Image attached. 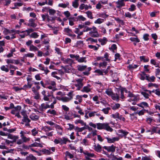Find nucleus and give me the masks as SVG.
<instances>
[{
  "mask_svg": "<svg viewBox=\"0 0 160 160\" xmlns=\"http://www.w3.org/2000/svg\"><path fill=\"white\" fill-rule=\"evenodd\" d=\"M142 160H155L154 158H150V156L149 157H142Z\"/></svg>",
  "mask_w": 160,
  "mask_h": 160,
  "instance_id": "47",
  "label": "nucleus"
},
{
  "mask_svg": "<svg viewBox=\"0 0 160 160\" xmlns=\"http://www.w3.org/2000/svg\"><path fill=\"white\" fill-rule=\"evenodd\" d=\"M47 113L52 114L53 115H58L56 111L54 109H52V110L49 109L47 111Z\"/></svg>",
  "mask_w": 160,
  "mask_h": 160,
  "instance_id": "16",
  "label": "nucleus"
},
{
  "mask_svg": "<svg viewBox=\"0 0 160 160\" xmlns=\"http://www.w3.org/2000/svg\"><path fill=\"white\" fill-rule=\"evenodd\" d=\"M119 113L118 112L116 113L115 114H112V117L114 118H119Z\"/></svg>",
  "mask_w": 160,
  "mask_h": 160,
  "instance_id": "60",
  "label": "nucleus"
},
{
  "mask_svg": "<svg viewBox=\"0 0 160 160\" xmlns=\"http://www.w3.org/2000/svg\"><path fill=\"white\" fill-rule=\"evenodd\" d=\"M86 57H82L80 58H78V59L77 60L78 62L82 63L83 62H84L85 63L86 62L87 60H86Z\"/></svg>",
  "mask_w": 160,
  "mask_h": 160,
  "instance_id": "14",
  "label": "nucleus"
},
{
  "mask_svg": "<svg viewBox=\"0 0 160 160\" xmlns=\"http://www.w3.org/2000/svg\"><path fill=\"white\" fill-rule=\"evenodd\" d=\"M92 28V29H93V31L90 32L89 33V34H91L93 33H97V32H97V28L95 26H93L92 28Z\"/></svg>",
  "mask_w": 160,
  "mask_h": 160,
  "instance_id": "34",
  "label": "nucleus"
},
{
  "mask_svg": "<svg viewBox=\"0 0 160 160\" xmlns=\"http://www.w3.org/2000/svg\"><path fill=\"white\" fill-rule=\"evenodd\" d=\"M104 71V69L102 70H100L99 69H96L94 71V72L97 73L98 74V75H102L103 76V71Z\"/></svg>",
  "mask_w": 160,
  "mask_h": 160,
  "instance_id": "21",
  "label": "nucleus"
},
{
  "mask_svg": "<svg viewBox=\"0 0 160 160\" xmlns=\"http://www.w3.org/2000/svg\"><path fill=\"white\" fill-rule=\"evenodd\" d=\"M77 67L78 71L82 72L85 70L86 69L87 66L86 65H78Z\"/></svg>",
  "mask_w": 160,
  "mask_h": 160,
  "instance_id": "9",
  "label": "nucleus"
},
{
  "mask_svg": "<svg viewBox=\"0 0 160 160\" xmlns=\"http://www.w3.org/2000/svg\"><path fill=\"white\" fill-rule=\"evenodd\" d=\"M144 110H145V109L141 110L139 111H138L137 112H136L135 113L138 114L139 116H142L145 113V112H144Z\"/></svg>",
  "mask_w": 160,
  "mask_h": 160,
  "instance_id": "37",
  "label": "nucleus"
},
{
  "mask_svg": "<svg viewBox=\"0 0 160 160\" xmlns=\"http://www.w3.org/2000/svg\"><path fill=\"white\" fill-rule=\"evenodd\" d=\"M107 62L105 61L101 62L99 64V68H105L107 65Z\"/></svg>",
  "mask_w": 160,
  "mask_h": 160,
  "instance_id": "15",
  "label": "nucleus"
},
{
  "mask_svg": "<svg viewBox=\"0 0 160 160\" xmlns=\"http://www.w3.org/2000/svg\"><path fill=\"white\" fill-rule=\"evenodd\" d=\"M124 16L126 17H128L129 18H131L132 17V15L129 12H125Z\"/></svg>",
  "mask_w": 160,
  "mask_h": 160,
  "instance_id": "62",
  "label": "nucleus"
},
{
  "mask_svg": "<svg viewBox=\"0 0 160 160\" xmlns=\"http://www.w3.org/2000/svg\"><path fill=\"white\" fill-rule=\"evenodd\" d=\"M23 119H22V122H21L22 124H24L23 122L26 123L25 124L26 126H30V124L29 123L31 122V120L28 118V116H27L24 117H23Z\"/></svg>",
  "mask_w": 160,
  "mask_h": 160,
  "instance_id": "2",
  "label": "nucleus"
},
{
  "mask_svg": "<svg viewBox=\"0 0 160 160\" xmlns=\"http://www.w3.org/2000/svg\"><path fill=\"white\" fill-rule=\"evenodd\" d=\"M91 89L86 86H84L83 89L81 90V91L83 92H88L90 91Z\"/></svg>",
  "mask_w": 160,
  "mask_h": 160,
  "instance_id": "19",
  "label": "nucleus"
},
{
  "mask_svg": "<svg viewBox=\"0 0 160 160\" xmlns=\"http://www.w3.org/2000/svg\"><path fill=\"white\" fill-rule=\"evenodd\" d=\"M46 92L45 90H43L42 92V94L43 95V99L45 101H49V98H48L46 96Z\"/></svg>",
  "mask_w": 160,
  "mask_h": 160,
  "instance_id": "17",
  "label": "nucleus"
},
{
  "mask_svg": "<svg viewBox=\"0 0 160 160\" xmlns=\"http://www.w3.org/2000/svg\"><path fill=\"white\" fill-rule=\"evenodd\" d=\"M38 50V48L33 45H32L30 46V50L37 51Z\"/></svg>",
  "mask_w": 160,
  "mask_h": 160,
  "instance_id": "51",
  "label": "nucleus"
},
{
  "mask_svg": "<svg viewBox=\"0 0 160 160\" xmlns=\"http://www.w3.org/2000/svg\"><path fill=\"white\" fill-rule=\"evenodd\" d=\"M104 129L106 130L107 131H109L112 132L113 131V129L109 125L108 123H106Z\"/></svg>",
  "mask_w": 160,
  "mask_h": 160,
  "instance_id": "13",
  "label": "nucleus"
},
{
  "mask_svg": "<svg viewBox=\"0 0 160 160\" xmlns=\"http://www.w3.org/2000/svg\"><path fill=\"white\" fill-rule=\"evenodd\" d=\"M67 125L69 126V127L68 128V130H71L74 128V126L71 123H68Z\"/></svg>",
  "mask_w": 160,
  "mask_h": 160,
  "instance_id": "57",
  "label": "nucleus"
},
{
  "mask_svg": "<svg viewBox=\"0 0 160 160\" xmlns=\"http://www.w3.org/2000/svg\"><path fill=\"white\" fill-rule=\"evenodd\" d=\"M72 6L75 8H77L78 6V2H72Z\"/></svg>",
  "mask_w": 160,
  "mask_h": 160,
  "instance_id": "49",
  "label": "nucleus"
},
{
  "mask_svg": "<svg viewBox=\"0 0 160 160\" xmlns=\"http://www.w3.org/2000/svg\"><path fill=\"white\" fill-rule=\"evenodd\" d=\"M122 133L124 136H126L129 133V132L125 130H122L120 132Z\"/></svg>",
  "mask_w": 160,
  "mask_h": 160,
  "instance_id": "61",
  "label": "nucleus"
},
{
  "mask_svg": "<svg viewBox=\"0 0 160 160\" xmlns=\"http://www.w3.org/2000/svg\"><path fill=\"white\" fill-rule=\"evenodd\" d=\"M29 21L30 23L28 24V26L33 28H35L37 26V24L35 23L34 19L32 18H31L29 20Z\"/></svg>",
  "mask_w": 160,
  "mask_h": 160,
  "instance_id": "5",
  "label": "nucleus"
},
{
  "mask_svg": "<svg viewBox=\"0 0 160 160\" xmlns=\"http://www.w3.org/2000/svg\"><path fill=\"white\" fill-rule=\"evenodd\" d=\"M117 45L115 44H113L111 46V48H109L110 50H112L113 52H114V50H116L117 49Z\"/></svg>",
  "mask_w": 160,
  "mask_h": 160,
  "instance_id": "42",
  "label": "nucleus"
},
{
  "mask_svg": "<svg viewBox=\"0 0 160 160\" xmlns=\"http://www.w3.org/2000/svg\"><path fill=\"white\" fill-rule=\"evenodd\" d=\"M104 58H105V60L106 61L109 62L110 61V59L108 58H109V54L108 53L106 52L104 54Z\"/></svg>",
  "mask_w": 160,
  "mask_h": 160,
  "instance_id": "44",
  "label": "nucleus"
},
{
  "mask_svg": "<svg viewBox=\"0 0 160 160\" xmlns=\"http://www.w3.org/2000/svg\"><path fill=\"white\" fill-rule=\"evenodd\" d=\"M30 118L32 120L36 121L38 120L39 116L36 115L35 113H33L30 115Z\"/></svg>",
  "mask_w": 160,
  "mask_h": 160,
  "instance_id": "7",
  "label": "nucleus"
},
{
  "mask_svg": "<svg viewBox=\"0 0 160 160\" xmlns=\"http://www.w3.org/2000/svg\"><path fill=\"white\" fill-rule=\"evenodd\" d=\"M137 105L138 106L143 108H148L149 107L148 103L144 102H142L139 103Z\"/></svg>",
  "mask_w": 160,
  "mask_h": 160,
  "instance_id": "4",
  "label": "nucleus"
},
{
  "mask_svg": "<svg viewBox=\"0 0 160 160\" xmlns=\"http://www.w3.org/2000/svg\"><path fill=\"white\" fill-rule=\"evenodd\" d=\"M151 128V133L150 134L151 135H152L154 133H157V131H158V127L152 126Z\"/></svg>",
  "mask_w": 160,
  "mask_h": 160,
  "instance_id": "12",
  "label": "nucleus"
},
{
  "mask_svg": "<svg viewBox=\"0 0 160 160\" xmlns=\"http://www.w3.org/2000/svg\"><path fill=\"white\" fill-rule=\"evenodd\" d=\"M62 101L63 102H67L71 100L69 98L66 97H62Z\"/></svg>",
  "mask_w": 160,
  "mask_h": 160,
  "instance_id": "38",
  "label": "nucleus"
},
{
  "mask_svg": "<svg viewBox=\"0 0 160 160\" xmlns=\"http://www.w3.org/2000/svg\"><path fill=\"white\" fill-rule=\"evenodd\" d=\"M115 20L118 22L119 23H121L122 25H124V22L123 20L120 19L119 18H114Z\"/></svg>",
  "mask_w": 160,
  "mask_h": 160,
  "instance_id": "33",
  "label": "nucleus"
},
{
  "mask_svg": "<svg viewBox=\"0 0 160 160\" xmlns=\"http://www.w3.org/2000/svg\"><path fill=\"white\" fill-rule=\"evenodd\" d=\"M94 150L97 152H100L102 151V147L98 143L97 144V146L94 145Z\"/></svg>",
  "mask_w": 160,
  "mask_h": 160,
  "instance_id": "8",
  "label": "nucleus"
},
{
  "mask_svg": "<svg viewBox=\"0 0 160 160\" xmlns=\"http://www.w3.org/2000/svg\"><path fill=\"white\" fill-rule=\"evenodd\" d=\"M129 39L132 42H140V40L137 38L131 37Z\"/></svg>",
  "mask_w": 160,
  "mask_h": 160,
  "instance_id": "26",
  "label": "nucleus"
},
{
  "mask_svg": "<svg viewBox=\"0 0 160 160\" xmlns=\"http://www.w3.org/2000/svg\"><path fill=\"white\" fill-rule=\"evenodd\" d=\"M14 60L13 59H7L6 60L7 63L9 64L10 63H14Z\"/></svg>",
  "mask_w": 160,
  "mask_h": 160,
  "instance_id": "63",
  "label": "nucleus"
},
{
  "mask_svg": "<svg viewBox=\"0 0 160 160\" xmlns=\"http://www.w3.org/2000/svg\"><path fill=\"white\" fill-rule=\"evenodd\" d=\"M141 94L146 98H149V94L148 93L143 92H141Z\"/></svg>",
  "mask_w": 160,
  "mask_h": 160,
  "instance_id": "53",
  "label": "nucleus"
},
{
  "mask_svg": "<svg viewBox=\"0 0 160 160\" xmlns=\"http://www.w3.org/2000/svg\"><path fill=\"white\" fill-rule=\"evenodd\" d=\"M149 36V35L148 34H145L143 36V38L144 40L145 41L148 40L149 39L148 38Z\"/></svg>",
  "mask_w": 160,
  "mask_h": 160,
  "instance_id": "54",
  "label": "nucleus"
},
{
  "mask_svg": "<svg viewBox=\"0 0 160 160\" xmlns=\"http://www.w3.org/2000/svg\"><path fill=\"white\" fill-rule=\"evenodd\" d=\"M62 139L61 138L59 139L60 140L61 142V145L66 144L67 143V138L63 137Z\"/></svg>",
  "mask_w": 160,
  "mask_h": 160,
  "instance_id": "29",
  "label": "nucleus"
},
{
  "mask_svg": "<svg viewBox=\"0 0 160 160\" xmlns=\"http://www.w3.org/2000/svg\"><path fill=\"white\" fill-rule=\"evenodd\" d=\"M34 54L32 53H29L28 54H24L23 58H24L25 57H28L30 58H32L34 57Z\"/></svg>",
  "mask_w": 160,
  "mask_h": 160,
  "instance_id": "41",
  "label": "nucleus"
},
{
  "mask_svg": "<svg viewBox=\"0 0 160 160\" xmlns=\"http://www.w3.org/2000/svg\"><path fill=\"white\" fill-rule=\"evenodd\" d=\"M40 151L43 152L44 154L47 155H50L51 153V152L49 150L45 149H42L40 150Z\"/></svg>",
  "mask_w": 160,
  "mask_h": 160,
  "instance_id": "20",
  "label": "nucleus"
},
{
  "mask_svg": "<svg viewBox=\"0 0 160 160\" xmlns=\"http://www.w3.org/2000/svg\"><path fill=\"white\" fill-rule=\"evenodd\" d=\"M69 56L71 58H75L76 60H77L78 59V58H79V55H75L74 54H70L69 55Z\"/></svg>",
  "mask_w": 160,
  "mask_h": 160,
  "instance_id": "45",
  "label": "nucleus"
},
{
  "mask_svg": "<svg viewBox=\"0 0 160 160\" xmlns=\"http://www.w3.org/2000/svg\"><path fill=\"white\" fill-rule=\"evenodd\" d=\"M2 71L5 72H8L9 70V69L6 68L4 65H3L0 67Z\"/></svg>",
  "mask_w": 160,
  "mask_h": 160,
  "instance_id": "40",
  "label": "nucleus"
},
{
  "mask_svg": "<svg viewBox=\"0 0 160 160\" xmlns=\"http://www.w3.org/2000/svg\"><path fill=\"white\" fill-rule=\"evenodd\" d=\"M77 46L78 47L83 46V41H78L76 43Z\"/></svg>",
  "mask_w": 160,
  "mask_h": 160,
  "instance_id": "43",
  "label": "nucleus"
},
{
  "mask_svg": "<svg viewBox=\"0 0 160 160\" xmlns=\"http://www.w3.org/2000/svg\"><path fill=\"white\" fill-rule=\"evenodd\" d=\"M102 148L106 150L108 152H111L112 153L115 151L116 147L112 144L109 146H104Z\"/></svg>",
  "mask_w": 160,
  "mask_h": 160,
  "instance_id": "1",
  "label": "nucleus"
},
{
  "mask_svg": "<svg viewBox=\"0 0 160 160\" xmlns=\"http://www.w3.org/2000/svg\"><path fill=\"white\" fill-rule=\"evenodd\" d=\"M136 9V8L135 5L132 4L130 5V7L129 8L128 10L129 11L132 12L135 11Z\"/></svg>",
  "mask_w": 160,
  "mask_h": 160,
  "instance_id": "22",
  "label": "nucleus"
},
{
  "mask_svg": "<svg viewBox=\"0 0 160 160\" xmlns=\"http://www.w3.org/2000/svg\"><path fill=\"white\" fill-rule=\"evenodd\" d=\"M146 122L149 124L151 125V122L153 121H155L152 118H148L146 119Z\"/></svg>",
  "mask_w": 160,
  "mask_h": 160,
  "instance_id": "48",
  "label": "nucleus"
},
{
  "mask_svg": "<svg viewBox=\"0 0 160 160\" xmlns=\"http://www.w3.org/2000/svg\"><path fill=\"white\" fill-rule=\"evenodd\" d=\"M91 68L90 67H88L87 68V71L83 72L82 73L83 74V75H86V76H88L90 74V73L89 72L91 70Z\"/></svg>",
  "mask_w": 160,
  "mask_h": 160,
  "instance_id": "24",
  "label": "nucleus"
},
{
  "mask_svg": "<svg viewBox=\"0 0 160 160\" xmlns=\"http://www.w3.org/2000/svg\"><path fill=\"white\" fill-rule=\"evenodd\" d=\"M105 93L109 96H110L111 95H112V94H113V92L111 88L107 89Z\"/></svg>",
  "mask_w": 160,
  "mask_h": 160,
  "instance_id": "18",
  "label": "nucleus"
},
{
  "mask_svg": "<svg viewBox=\"0 0 160 160\" xmlns=\"http://www.w3.org/2000/svg\"><path fill=\"white\" fill-rule=\"evenodd\" d=\"M91 41V42H94L97 43V39H94L93 38H91L89 37L87 39V41Z\"/></svg>",
  "mask_w": 160,
  "mask_h": 160,
  "instance_id": "52",
  "label": "nucleus"
},
{
  "mask_svg": "<svg viewBox=\"0 0 160 160\" xmlns=\"http://www.w3.org/2000/svg\"><path fill=\"white\" fill-rule=\"evenodd\" d=\"M31 132L32 133V135L33 136H35L38 134V131H36V129L35 128L32 130Z\"/></svg>",
  "mask_w": 160,
  "mask_h": 160,
  "instance_id": "55",
  "label": "nucleus"
},
{
  "mask_svg": "<svg viewBox=\"0 0 160 160\" xmlns=\"http://www.w3.org/2000/svg\"><path fill=\"white\" fill-rule=\"evenodd\" d=\"M86 13L87 14L88 18L91 19H92L93 18V17L92 16V13L91 11H88L86 12Z\"/></svg>",
  "mask_w": 160,
  "mask_h": 160,
  "instance_id": "32",
  "label": "nucleus"
},
{
  "mask_svg": "<svg viewBox=\"0 0 160 160\" xmlns=\"http://www.w3.org/2000/svg\"><path fill=\"white\" fill-rule=\"evenodd\" d=\"M111 109L109 107H107L106 108H104L102 109V111H103L105 114H108L109 112V110Z\"/></svg>",
  "mask_w": 160,
  "mask_h": 160,
  "instance_id": "35",
  "label": "nucleus"
},
{
  "mask_svg": "<svg viewBox=\"0 0 160 160\" xmlns=\"http://www.w3.org/2000/svg\"><path fill=\"white\" fill-rule=\"evenodd\" d=\"M72 59L68 58L67 59H65L64 61V64L68 63L69 64H72Z\"/></svg>",
  "mask_w": 160,
  "mask_h": 160,
  "instance_id": "25",
  "label": "nucleus"
},
{
  "mask_svg": "<svg viewBox=\"0 0 160 160\" xmlns=\"http://www.w3.org/2000/svg\"><path fill=\"white\" fill-rule=\"evenodd\" d=\"M78 20L81 19L82 21H83L86 20V19L82 15H79L76 18Z\"/></svg>",
  "mask_w": 160,
  "mask_h": 160,
  "instance_id": "50",
  "label": "nucleus"
},
{
  "mask_svg": "<svg viewBox=\"0 0 160 160\" xmlns=\"http://www.w3.org/2000/svg\"><path fill=\"white\" fill-rule=\"evenodd\" d=\"M98 41L101 43L102 45H104L106 43L107 39L105 37H103L102 39H98Z\"/></svg>",
  "mask_w": 160,
  "mask_h": 160,
  "instance_id": "11",
  "label": "nucleus"
},
{
  "mask_svg": "<svg viewBox=\"0 0 160 160\" xmlns=\"http://www.w3.org/2000/svg\"><path fill=\"white\" fill-rule=\"evenodd\" d=\"M49 14L50 15H53L56 12V11L52 9L49 8L48 10Z\"/></svg>",
  "mask_w": 160,
  "mask_h": 160,
  "instance_id": "39",
  "label": "nucleus"
},
{
  "mask_svg": "<svg viewBox=\"0 0 160 160\" xmlns=\"http://www.w3.org/2000/svg\"><path fill=\"white\" fill-rule=\"evenodd\" d=\"M148 86L149 87H154L156 88H158L159 87V85L156 84V83H148Z\"/></svg>",
  "mask_w": 160,
  "mask_h": 160,
  "instance_id": "46",
  "label": "nucleus"
},
{
  "mask_svg": "<svg viewBox=\"0 0 160 160\" xmlns=\"http://www.w3.org/2000/svg\"><path fill=\"white\" fill-rule=\"evenodd\" d=\"M83 153L87 155L88 157H93L94 156V154L93 153H89L88 152H83Z\"/></svg>",
  "mask_w": 160,
  "mask_h": 160,
  "instance_id": "59",
  "label": "nucleus"
},
{
  "mask_svg": "<svg viewBox=\"0 0 160 160\" xmlns=\"http://www.w3.org/2000/svg\"><path fill=\"white\" fill-rule=\"evenodd\" d=\"M103 22V19L100 18H98L94 22L95 23L100 24Z\"/></svg>",
  "mask_w": 160,
  "mask_h": 160,
  "instance_id": "36",
  "label": "nucleus"
},
{
  "mask_svg": "<svg viewBox=\"0 0 160 160\" xmlns=\"http://www.w3.org/2000/svg\"><path fill=\"white\" fill-rule=\"evenodd\" d=\"M106 123H97V128L98 130H101L105 128V126Z\"/></svg>",
  "mask_w": 160,
  "mask_h": 160,
  "instance_id": "6",
  "label": "nucleus"
},
{
  "mask_svg": "<svg viewBox=\"0 0 160 160\" xmlns=\"http://www.w3.org/2000/svg\"><path fill=\"white\" fill-rule=\"evenodd\" d=\"M40 74H36L35 76V79L37 80H40L41 79V78L40 77Z\"/></svg>",
  "mask_w": 160,
  "mask_h": 160,
  "instance_id": "64",
  "label": "nucleus"
},
{
  "mask_svg": "<svg viewBox=\"0 0 160 160\" xmlns=\"http://www.w3.org/2000/svg\"><path fill=\"white\" fill-rule=\"evenodd\" d=\"M120 104L119 103H116L115 105L112 107V110H115L118 109L120 107Z\"/></svg>",
  "mask_w": 160,
  "mask_h": 160,
  "instance_id": "27",
  "label": "nucleus"
},
{
  "mask_svg": "<svg viewBox=\"0 0 160 160\" xmlns=\"http://www.w3.org/2000/svg\"><path fill=\"white\" fill-rule=\"evenodd\" d=\"M82 95H77L76 96V99H77L78 100V101L79 103H81L82 102Z\"/></svg>",
  "mask_w": 160,
  "mask_h": 160,
  "instance_id": "58",
  "label": "nucleus"
},
{
  "mask_svg": "<svg viewBox=\"0 0 160 160\" xmlns=\"http://www.w3.org/2000/svg\"><path fill=\"white\" fill-rule=\"evenodd\" d=\"M62 108L64 111L66 112H68L69 110V108L65 105H62Z\"/></svg>",
  "mask_w": 160,
  "mask_h": 160,
  "instance_id": "56",
  "label": "nucleus"
},
{
  "mask_svg": "<svg viewBox=\"0 0 160 160\" xmlns=\"http://www.w3.org/2000/svg\"><path fill=\"white\" fill-rule=\"evenodd\" d=\"M140 60L141 61H143V62H148L149 60V58H146L144 56H140L139 57Z\"/></svg>",
  "mask_w": 160,
  "mask_h": 160,
  "instance_id": "10",
  "label": "nucleus"
},
{
  "mask_svg": "<svg viewBox=\"0 0 160 160\" xmlns=\"http://www.w3.org/2000/svg\"><path fill=\"white\" fill-rule=\"evenodd\" d=\"M64 31L65 32L67 33L68 35V34H70V32H72V29L69 28H65L64 29Z\"/></svg>",
  "mask_w": 160,
  "mask_h": 160,
  "instance_id": "30",
  "label": "nucleus"
},
{
  "mask_svg": "<svg viewBox=\"0 0 160 160\" xmlns=\"http://www.w3.org/2000/svg\"><path fill=\"white\" fill-rule=\"evenodd\" d=\"M138 67V66L136 65L132 64H130L127 67V68L129 70H131L132 69H135L137 68Z\"/></svg>",
  "mask_w": 160,
  "mask_h": 160,
  "instance_id": "23",
  "label": "nucleus"
},
{
  "mask_svg": "<svg viewBox=\"0 0 160 160\" xmlns=\"http://www.w3.org/2000/svg\"><path fill=\"white\" fill-rule=\"evenodd\" d=\"M116 4L118 5L116 6V7L118 9H120L122 7L125 6V3L122 2L121 0L116 2Z\"/></svg>",
  "mask_w": 160,
  "mask_h": 160,
  "instance_id": "3",
  "label": "nucleus"
},
{
  "mask_svg": "<svg viewBox=\"0 0 160 160\" xmlns=\"http://www.w3.org/2000/svg\"><path fill=\"white\" fill-rule=\"evenodd\" d=\"M27 157V158L29 160H37V159L36 157L33 155L32 154H29Z\"/></svg>",
  "mask_w": 160,
  "mask_h": 160,
  "instance_id": "28",
  "label": "nucleus"
},
{
  "mask_svg": "<svg viewBox=\"0 0 160 160\" xmlns=\"http://www.w3.org/2000/svg\"><path fill=\"white\" fill-rule=\"evenodd\" d=\"M39 36V35L38 34L37 32H33L31 34L30 37L34 38H38Z\"/></svg>",
  "mask_w": 160,
  "mask_h": 160,
  "instance_id": "31",
  "label": "nucleus"
}]
</instances>
